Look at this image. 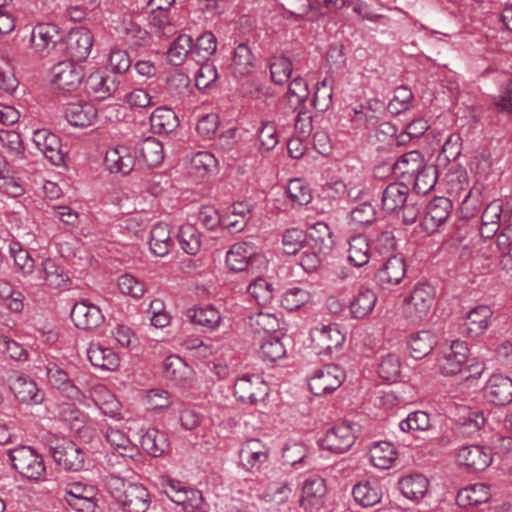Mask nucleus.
<instances>
[{
  "label": "nucleus",
  "mask_w": 512,
  "mask_h": 512,
  "mask_svg": "<svg viewBox=\"0 0 512 512\" xmlns=\"http://www.w3.org/2000/svg\"><path fill=\"white\" fill-rule=\"evenodd\" d=\"M112 496L127 512H146L151 498L147 488L140 483L124 482L113 477L109 481Z\"/></svg>",
  "instance_id": "f257e3e1"
},
{
  "label": "nucleus",
  "mask_w": 512,
  "mask_h": 512,
  "mask_svg": "<svg viewBox=\"0 0 512 512\" xmlns=\"http://www.w3.org/2000/svg\"><path fill=\"white\" fill-rule=\"evenodd\" d=\"M13 468L24 478L39 482L45 479L46 466L44 459L31 446L21 445L8 452Z\"/></svg>",
  "instance_id": "f03ea898"
},
{
  "label": "nucleus",
  "mask_w": 512,
  "mask_h": 512,
  "mask_svg": "<svg viewBox=\"0 0 512 512\" xmlns=\"http://www.w3.org/2000/svg\"><path fill=\"white\" fill-rule=\"evenodd\" d=\"M435 288L427 283H418L403 301V316L413 324H419L430 313L435 299Z\"/></svg>",
  "instance_id": "7ed1b4c3"
},
{
  "label": "nucleus",
  "mask_w": 512,
  "mask_h": 512,
  "mask_svg": "<svg viewBox=\"0 0 512 512\" xmlns=\"http://www.w3.org/2000/svg\"><path fill=\"white\" fill-rule=\"evenodd\" d=\"M271 448L259 438H250L241 444L239 464L247 472L255 473L269 462Z\"/></svg>",
  "instance_id": "20e7f679"
},
{
  "label": "nucleus",
  "mask_w": 512,
  "mask_h": 512,
  "mask_svg": "<svg viewBox=\"0 0 512 512\" xmlns=\"http://www.w3.org/2000/svg\"><path fill=\"white\" fill-rule=\"evenodd\" d=\"M468 346L464 341L455 340L444 349L436 361V368L443 376L461 373L468 360Z\"/></svg>",
  "instance_id": "39448f33"
},
{
  "label": "nucleus",
  "mask_w": 512,
  "mask_h": 512,
  "mask_svg": "<svg viewBox=\"0 0 512 512\" xmlns=\"http://www.w3.org/2000/svg\"><path fill=\"white\" fill-rule=\"evenodd\" d=\"M50 453L54 461L69 471H79L84 465V452L72 441L62 438L50 441Z\"/></svg>",
  "instance_id": "423d86ee"
},
{
  "label": "nucleus",
  "mask_w": 512,
  "mask_h": 512,
  "mask_svg": "<svg viewBox=\"0 0 512 512\" xmlns=\"http://www.w3.org/2000/svg\"><path fill=\"white\" fill-rule=\"evenodd\" d=\"M310 337L314 349L318 354H330L333 350L342 347L345 334L336 323L320 324L310 330Z\"/></svg>",
  "instance_id": "0eeeda50"
},
{
  "label": "nucleus",
  "mask_w": 512,
  "mask_h": 512,
  "mask_svg": "<svg viewBox=\"0 0 512 512\" xmlns=\"http://www.w3.org/2000/svg\"><path fill=\"white\" fill-rule=\"evenodd\" d=\"M345 380L344 370L335 364L317 369L309 379V389L316 396L327 395L338 389Z\"/></svg>",
  "instance_id": "6e6552de"
},
{
  "label": "nucleus",
  "mask_w": 512,
  "mask_h": 512,
  "mask_svg": "<svg viewBox=\"0 0 512 512\" xmlns=\"http://www.w3.org/2000/svg\"><path fill=\"white\" fill-rule=\"evenodd\" d=\"M63 499L78 512H93L96 490L82 482H70L60 489Z\"/></svg>",
  "instance_id": "1a4fd4ad"
},
{
  "label": "nucleus",
  "mask_w": 512,
  "mask_h": 512,
  "mask_svg": "<svg viewBox=\"0 0 512 512\" xmlns=\"http://www.w3.org/2000/svg\"><path fill=\"white\" fill-rule=\"evenodd\" d=\"M234 395L242 403L254 405L268 395V386L259 375H244L234 385Z\"/></svg>",
  "instance_id": "9d476101"
},
{
  "label": "nucleus",
  "mask_w": 512,
  "mask_h": 512,
  "mask_svg": "<svg viewBox=\"0 0 512 512\" xmlns=\"http://www.w3.org/2000/svg\"><path fill=\"white\" fill-rule=\"evenodd\" d=\"M455 459L459 466L471 472L484 471L493 461L490 449L480 445H467L459 448L456 451Z\"/></svg>",
  "instance_id": "9b49d317"
},
{
  "label": "nucleus",
  "mask_w": 512,
  "mask_h": 512,
  "mask_svg": "<svg viewBox=\"0 0 512 512\" xmlns=\"http://www.w3.org/2000/svg\"><path fill=\"white\" fill-rule=\"evenodd\" d=\"M83 80V70L71 61H62L52 68V83L63 92L76 91Z\"/></svg>",
  "instance_id": "f8f14e48"
},
{
  "label": "nucleus",
  "mask_w": 512,
  "mask_h": 512,
  "mask_svg": "<svg viewBox=\"0 0 512 512\" xmlns=\"http://www.w3.org/2000/svg\"><path fill=\"white\" fill-rule=\"evenodd\" d=\"M255 262H264V256L255 252L249 242L235 243L226 254V265L232 272H242Z\"/></svg>",
  "instance_id": "ddd939ff"
},
{
  "label": "nucleus",
  "mask_w": 512,
  "mask_h": 512,
  "mask_svg": "<svg viewBox=\"0 0 512 512\" xmlns=\"http://www.w3.org/2000/svg\"><path fill=\"white\" fill-rule=\"evenodd\" d=\"M452 210V201L446 197H435L426 206L424 217L421 221L423 230L434 233L449 218Z\"/></svg>",
  "instance_id": "4468645a"
},
{
  "label": "nucleus",
  "mask_w": 512,
  "mask_h": 512,
  "mask_svg": "<svg viewBox=\"0 0 512 512\" xmlns=\"http://www.w3.org/2000/svg\"><path fill=\"white\" fill-rule=\"evenodd\" d=\"M326 493V483L322 477H308L302 486L301 507L308 512H317L325 503Z\"/></svg>",
  "instance_id": "2eb2a0df"
},
{
  "label": "nucleus",
  "mask_w": 512,
  "mask_h": 512,
  "mask_svg": "<svg viewBox=\"0 0 512 512\" xmlns=\"http://www.w3.org/2000/svg\"><path fill=\"white\" fill-rule=\"evenodd\" d=\"M44 370L47 382L51 387L61 391L72 400L81 399V390L73 383L68 373L57 363L49 361L45 364Z\"/></svg>",
  "instance_id": "dca6fc26"
},
{
  "label": "nucleus",
  "mask_w": 512,
  "mask_h": 512,
  "mask_svg": "<svg viewBox=\"0 0 512 512\" xmlns=\"http://www.w3.org/2000/svg\"><path fill=\"white\" fill-rule=\"evenodd\" d=\"M492 315V310L486 305L471 309L460 326V333L470 338L483 335L490 325Z\"/></svg>",
  "instance_id": "f3484780"
},
{
  "label": "nucleus",
  "mask_w": 512,
  "mask_h": 512,
  "mask_svg": "<svg viewBox=\"0 0 512 512\" xmlns=\"http://www.w3.org/2000/svg\"><path fill=\"white\" fill-rule=\"evenodd\" d=\"M355 442V435L349 424L341 423L329 429L321 439L323 449L335 453L346 452Z\"/></svg>",
  "instance_id": "a211bd4d"
},
{
  "label": "nucleus",
  "mask_w": 512,
  "mask_h": 512,
  "mask_svg": "<svg viewBox=\"0 0 512 512\" xmlns=\"http://www.w3.org/2000/svg\"><path fill=\"white\" fill-rule=\"evenodd\" d=\"M486 400L498 406H504L512 402V379L494 374L486 382L483 389Z\"/></svg>",
  "instance_id": "6ab92c4d"
},
{
  "label": "nucleus",
  "mask_w": 512,
  "mask_h": 512,
  "mask_svg": "<svg viewBox=\"0 0 512 512\" xmlns=\"http://www.w3.org/2000/svg\"><path fill=\"white\" fill-rule=\"evenodd\" d=\"M71 319L76 327L83 330H92L103 323L104 315L98 306L87 301H80L73 306Z\"/></svg>",
  "instance_id": "aec40b11"
},
{
  "label": "nucleus",
  "mask_w": 512,
  "mask_h": 512,
  "mask_svg": "<svg viewBox=\"0 0 512 512\" xmlns=\"http://www.w3.org/2000/svg\"><path fill=\"white\" fill-rule=\"evenodd\" d=\"M33 142L53 165L60 166L64 163L61 142L56 134L45 129L37 130L34 132Z\"/></svg>",
  "instance_id": "412c9836"
},
{
  "label": "nucleus",
  "mask_w": 512,
  "mask_h": 512,
  "mask_svg": "<svg viewBox=\"0 0 512 512\" xmlns=\"http://www.w3.org/2000/svg\"><path fill=\"white\" fill-rule=\"evenodd\" d=\"M66 49L73 61H84L93 46L92 33L86 28H76L69 32L66 39Z\"/></svg>",
  "instance_id": "4be33fe9"
},
{
  "label": "nucleus",
  "mask_w": 512,
  "mask_h": 512,
  "mask_svg": "<svg viewBox=\"0 0 512 512\" xmlns=\"http://www.w3.org/2000/svg\"><path fill=\"white\" fill-rule=\"evenodd\" d=\"M61 39L59 27L53 23H38L30 34V47L37 53L55 47Z\"/></svg>",
  "instance_id": "5701e85b"
},
{
  "label": "nucleus",
  "mask_w": 512,
  "mask_h": 512,
  "mask_svg": "<svg viewBox=\"0 0 512 512\" xmlns=\"http://www.w3.org/2000/svg\"><path fill=\"white\" fill-rule=\"evenodd\" d=\"M104 164L111 173L127 175L134 169L135 158L128 146L117 145L107 149Z\"/></svg>",
  "instance_id": "b1692460"
},
{
  "label": "nucleus",
  "mask_w": 512,
  "mask_h": 512,
  "mask_svg": "<svg viewBox=\"0 0 512 512\" xmlns=\"http://www.w3.org/2000/svg\"><path fill=\"white\" fill-rule=\"evenodd\" d=\"M10 389L15 397L25 404H40L44 400V393L37 383L30 377L18 375L10 379Z\"/></svg>",
  "instance_id": "393cba45"
},
{
  "label": "nucleus",
  "mask_w": 512,
  "mask_h": 512,
  "mask_svg": "<svg viewBox=\"0 0 512 512\" xmlns=\"http://www.w3.org/2000/svg\"><path fill=\"white\" fill-rule=\"evenodd\" d=\"M138 161L148 168L162 164L164 160L163 144L154 137H147L135 147Z\"/></svg>",
  "instance_id": "a878e982"
},
{
  "label": "nucleus",
  "mask_w": 512,
  "mask_h": 512,
  "mask_svg": "<svg viewBox=\"0 0 512 512\" xmlns=\"http://www.w3.org/2000/svg\"><path fill=\"white\" fill-rule=\"evenodd\" d=\"M406 274V264L402 257H390L378 270L376 278L383 288L399 284Z\"/></svg>",
  "instance_id": "bb28decb"
},
{
  "label": "nucleus",
  "mask_w": 512,
  "mask_h": 512,
  "mask_svg": "<svg viewBox=\"0 0 512 512\" xmlns=\"http://www.w3.org/2000/svg\"><path fill=\"white\" fill-rule=\"evenodd\" d=\"M66 120L75 127H88L97 118L96 107L88 102L69 103L65 108Z\"/></svg>",
  "instance_id": "cd10ccee"
},
{
  "label": "nucleus",
  "mask_w": 512,
  "mask_h": 512,
  "mask_svg": "<svg viewBox=\"0 0 512 512\" xmlns=\"http://www.w3.org/2000/svg\"><path fill=\"white\" fill-rule=\"evenodd\" d=\"M90 363L97 368L115 371L120 366V357L111 348L92 342L87 349Z\"/></svg>",
  "instance_id": "c85d7f7f"
},
{
  "label": "nucleus",
  "mask_w": 512,
  "mask_h": 512,
  "mask_svg": "<svg viewBox=\"0 0 512 512\" xmlns=\"http://www.w3.org/2000/svg\"><path fill=\"white\" fill-rule=\"evenodd\" d=\"M490 499V486L484 483H477L462 488L456 496V502L462 508L477 507L487 503Z\"/></svg>",
  "instance_id": "c756f323"
},
{
  "label": "nucleus",
  "mask_w": 512,
  "mask_h": 512,
  "mask_svg": "<svg viewBox=\"0 0 512 512\" xmlns=\"http://www.w3.org/2000/svg\"><path fill=\"white\" fill-rule=\"evenodd\" d=\"M91 396L95 405L103 414L111 418L121 419V403L106 386L102 384L94 386Z\"/></svg>",
  "instance_id": "7c9ffc66"
},
{
  "label": "nucleus",
  "mask_w": 512,
  "mask_h": 512,
  "mask_svg": "<svg viewBox=\"0 0 512 512\" xmlns=\"http://www.w3.org/2000/svg\"><path fill=\"white\" fill-rule=\"evenodd\" d=\"M377 303L374 290L361 287L349 303L350 314L354 319H364L370 315Z\"/></svg>",
  "instance_id": "2f4dec72"
},
{
  "label": "nucleus",
  "mask_w": 512,
  "mask_h": 512,
  "mask_svg": "<svg viewBox=\"0 0 512 512\" xmlns=\"http://www.w3.org/2000/svg\"><path fill=\"white\" fill-rule=\"evenodd\" d=\"M424 158L417 150L409 151L401 155L394 163V173L403 181L411 183V177L424 165Z\"/></svg>",
  "instance_id": "473e14b6"
},
{
  "label": "nucleus",
  "mask_w": 512,
  "mask_h": 512,
  "mask_svg": "<svg viewBox=\"0 0 512 512\" xmlns=\"http://www.w3.org/2000/svg\"><path fill=\"white\" fill-rule=\"evenodd\" d=\"M188 87L189 79L186 75L182 73L171 75L167 78L165 87L158 95L160 102L178 103L187 93Z\"/></svg>",
  "instance_id": "72a5a7b5"
},
{
  "label": "nucleus",
  "mask_w": 512,
  "mask_h": 512,
  "mask_svg": "<svg viewBox=\"0 0 512 512\" xmlns=\"http://www.w3.org/2000/svg\"><path fill=\"white\" fill-rule=\"evenodd\" d=\"M42 279L48 287L59 289L69 285L70 278L55 259L45 258L41 262Z\"/></svg>",
  "instance_id": "f704fd0d"
},
{
  "label": "nucleus",
  "mask_w": 512,
  "mask_h": 512,
  "mask_svg": "<svg viewBox=\"0 0 512 512\" xmlns=\"http://www.w3.org/2000/svg\"><path fill=\"white\" fill-rule=\"evenodd\" d=\"M409 189L403 183H391L382 192V209L387 213L395 212L404 207Z\"/></svg>",
  "instance_id": "c9c22d12"
},
{
  "label": "nucleus",
  "mask_w": 512,
  "mask_h": 512,
  "mask_svg": "<svg viewBox=\"0 0 512 512\" xmlns=\"http://www.w3.org/2000/svg\"><path fill=\"white\" fill-rule=\"evenodd\" d=\"M104 436L110 447L120 456L133 458L138 453L137 446L132 443L122 430L115 427H107L104 431Z\"/></svg>",
  "instance_id": "e433bc0d"
},
{
  "label": "nucleus",
  "mask_w": 512,
  "mask_h": 512,
  "mask_svg": "<svg viewBox=\"0 0 512 512\" xmlns=\"http://www.w3.org/2000/svg\"><path fill=\"white\" fill-rule=\"evenodd\" d=\"M457 431L459 434L472 437L485 424V417L482 412L464 408L463 412L455 417Z\"/></svg>",
  "instance_id": "4c0bfd02"
},
{
  "label": "nucleus",
  "mask_w": 512,
  "mask_h": 512,
  "mask_svg": "<svg viewBox=\"0 0 512 512\" xmlns=\"http://www.w3.org/2000/svg\"><path fill=\"white\" fill-rule=\"evenodd\" d=\"M141 446L149 455L159 457L169 450L170 443L165 432L150 428L142 435Z\"/></svg>",
  "instance_id": "58836bf2"
},
{
  "label": "nucleus",
  "mask_w": 512,
  "mask_h": 512,
  "mask_svg": "<svg viewBox=\"0 0 512 512\" xmlns=\"http://www.w3.org/2000/svg\"><path fill=\"white\" fill-rule=\"evenodd\" d=\"M87 93L96 99H105L115 91V81L110 76L101 72H94L89 75L85 82Z\"/></svg>",
  "instance_id": "ea45409f"
},
{
  "label": "nucleus",
  "mask_w": 512,
  "mask_h": 512,
  "mask_svg": "<svg viewBox=\"0 0 512 512\" xmlns=\"http://www.w3.org/2000/svg\"><path fill=\"white\" fill-rule=\"evenodd\" d=\"M173 242L171 233L167 224L157 223L150 232L149 247L151 252L159 257H164L169 253Z\"/></svg>",
  "instance_id": "a19ab883"
},
{
  "label": "nucleus",
  "mask_w": 512,
  "mask_h": 512,
  "mask_svg": "<svg viewBox=\"0 0 512 512\" xmlns=\"http://www.w3.org/2000/svg\"><path fill=\"white\" fill-rule=\"evenodd\" d=\"M369 457L374 467L379 469H389L396 460L397 452L390 442L379 441L371 446L369 450Z\"/></svg>",
  "instance_id": "79ce46f5"
},
{
  "label": "nucleus",
  "mask_w": 512,
  "mask_h": 512,
  "mask_svg": "<svg viewBox=\"0 0 512 512\" xmlns=\"http://www.w3.org/2000/svg\"><path fill=\"white\" fill-rule=\"evenodd\" d=\"M150 125L157 134L171 133L179 125L176 113L167 107L156 108L150 116Z\"/></svg>",
  "instance_id": "37998d69"
},
{
  "label": "nucleus",
  "mask_w": 512,
  "mask_h": 512,
  "mask_svg": "<svg viewBox=\"0 0 512 512\" xmlns=\"http://www.w3.org/2000/svg\"><path fill=\"white\" fill-rule=\"evenodd\" d=\"M190 172L198 177L204 178L214 173L218 168V160L209 151H198L189 157Z\"/></svg>",
  "instance_id": "c03bdc74"
},
{
  "label": "nucleus",
  "mask_w": 512,
  "mask_h": 512,
  "mask_svg": "<svg viewBox=\"0 0 512 512\" xmlns=\"http://www.w3.org/2000/svg\"><path fill=\"white\" fill-rule=\"evenodd\" d=\"M429 481L421 474L408 475L399 481L401 493L410 500L422 499L428 491Z\"/></svg>",
  "instance_id": "a18cd8bd"
},
{
  "label": "nucleus",
  "mask_w": 512,
  "mask_h": 512,
  "mask_svg": "<svg viewBox=\"0 0 512 512\" xmlns=\"http://www.w3.org/2000/svg\"><path fill=\"white\" fill-rule=\"evenodd\" d=\"M348 260L355 267H362L369 262L371 250L368 239L364 235H355L349 240Z\"/></svg>",
  "instance_id": "49530a36"
},
{
  "label": "nucleus",
  "mask_w": 512,
  "mask_h": 512,
  "mask_svg": "<svg viewBox=\"0 0 512 512\" xmlns=\"http://www.w3.org/2000/svg\"><path fill=\"white\" fill-rule=\"evenodd\" d=\"M435 344V337L429 331H420L412 334L407 343L410 355L414 359H422L430 354Z\"/></svg>",
  "instance_id": "de8ad7c7"
},
{
  "label": "nucleus",
  "mask_w": 512,
  "mask_h": 512,
  "mask_svg": "<svg viewBox=\"0 0 512 512\" xmlns=\"http://www.w3.org/2000/svg\"><path fill=\"white\" fill-rule=\"evenodd\" d=\"M253 54L246 44H239L233 54L231 63V73L235 77H244L252 72Z\"/></svg>",
  "instance_id": "09e8293b"
},
{
  "label": "nucleus",
  "mask_w": 512,
  "mask_h": 512,
  "mask_svg": "<svg viewBox=\"0 0 512 512\" xmlns=\"http://www.w3.org/2000/svg\"><path fill=\"white\" fill-rule=\"evenodd\" d=\"M353 497L363 507H372L382 498V492L376 483L369 481L359 482L353 487Z\"/></svg>",
  "instance_id": "8fccbe9b"
},
{
  "label": "nucleus",
  "mask_w": 512,
  "mask_h": 512,
  "mask_svg": "<svg viewBox=\"0 0 512 512\" xmlns=\"http://www.w3.org/2000/svg\"><path fill=\"white\" fill-rule=\"evenodd\" d=\"M437 183V169L433 165H426L419 169L415 176L411 177L413 189L417 194L425 195L429 193Z\"/></svg>",
  "instance_id": "3c124183"
},
{
  "label": "nucleus",
  "mask_w": 512,
  "mask_h": 512,
  "mask_svg": "<svg viewBox=\"0 0 512 512\" xmlns=\"http://www.w3.org/2000/svg\"><path fill=\"white\" fill-rule=\"evenodd\" d=\"M180 247L189 255L199 253L202 245V235L192 224H184L178 233Z\"/></svg>",
  "instance_id": "603ef678"
},
{
  "label": "nucleus",
  "mask_w": 512,
  "mask_h": 512,
  "mask_svg": "<svg viewBox=\"0 0 512 512\" xmlns=\"http://www.w3.org/2000/svg\"><path fill=\"white\" fill-rule=\"evenodd\" d=\"M192 42L191 36L186 34L179 35L167 51L168 61L173 65H180L188 56L192 58Z\"/></svg>",
  "instance_id": "864d4df0"
},
{
  "label": "nucleus",
  "mask_w": 512,
  "mask_h": 512,
  "mask_svg": "<svg viewBox=\"0 0 512 512\" xmlns=\"http://www.w3.org/2000/svg\"><path fill=\"white\" fill-rule=\"evenodd\" d=\"M482 191V185H475L464 195L460 203V214L462 218L470 219L478 215L483 205Z\"/></svg>",
  "instance_id": "5fc2aeb1"
},
{
  "label": "nucleus",
  "mask_w": 512,
  "mask_h": 512,
  "mask_svg": "<svg viewBox=\"0 0 512 512\" xmlns=\"http://www.w3.org/2000/svg\"><path fill=\"white\" fill-rule=\"evenodd\" d=\"M192 59L201 63L207 61L217 50V38L212 32H205L197 38L195 44L192 43Z\"/></svg>",
  "instance_id": "6e6d98bb"
},
{
  "label": "nucleus",
  "mask_w": 512,
  "mask_h": 512,
  "mask_svg": "<svg viewBox=\"0 0 512 512\" xmlns=\"http://www.w3.org/2000/svg\"><path fill=\"white\" fill-rule=\"evenodd\" d=\"M432 427L430 415L425 411H414L400 421L399 428L402 432L414 434L428 431Z\"/></svg>",
  "instance_id": "4d7b16f0"
},
{
  "label": "nucleus",
  "mask_w": 512,
  "mask_h": 512,
  "mask_svg": "<svg viewBox=\"0 0 512 512\" xmlns=\"http://www.w3.org/2000/svg\"><path fill=\"white\" fill-rule=\"evenodd\" d=\"M190 317L196 324L211 331L217 329L223 320L220 311L211 305L194 309Z\"/></svg>",
  "instance_id": "13d9d810"
},
{
  "label": "nucleus",
  "mask_w": 512,
  "mask_h": 512,
  "mask_svg": "<svg viewBox=\"0 0 512 512\" xmlns=\"http://www.w3.org/2000/svg\"><path fill=\"white\" fill-rule=\"evenodd\" d=\"M259 355L264 361L276 362L286 355V349L280 338L266 335L260 345Z\"/></svg>",
  "instance_id": "bf43d9fd"
},
{
  "label": "nucleus",
  "mask_w": 512,
  "mask_h": 512,
  "mask_svg": "<svg viewBox=\"0 0 512 512\" xmlns=\"http://www.w3.org/2000/svg\"><path fill=\"white\" fill-rule=\"evenodd\" d=\"M293 72V64L286 56L274 57L270 62V74L272 81L277 85L286 84Z\"/></svg>",
  "instance_id": "052dcab7"
},
{
  "label": "nucleus",
  "mask_w": 512,
  "mask_h": 512,
  "mask_svg": "<svg viewBox=\"0 0 512 512\" xmlns=\"http://www.w3.org/2000/svg\"><path fill=\"white\" fill-rule=\"evenodd\" d=\"M310 299L311 295L306 289L291 287L282 294L281 306L288 311H294L308 303Z\"/></svg>",
  "instance_id": "680f3d73"
},
{
  "label": "nucleus",
  "mask_w": 512,
  "mask_h": 512,
  "mask_svg": "<svg viewBox=\"0 0 512 512\" xmlns=\"http://www.w3.org/2000/svg\"><path fill=\"white\" fill-rule=\"evenodd\" d=\"M401 359L396 353H388L381 357L378 365L379 376L386 381H396L401 373Z\"/></svg>",
  "instance_id": "e2e57ef3"
},
{
  "label": "nucleus",
  "mask_w": 512,
  "mask_h": 512,
  "mask_svg": "<svg viewBox=\"0 0 512 512\" xmlns=\"http://www.w3.org/2000/svg\"><path fill=\"white\" fill-rule=\"evenodd\" d=\"M348 119L357 129H374L377 126V116L368 108L359 105L348 113Z\"/></svg>",
  "instance_id": "0e129e2a"
},
{
  "label": "nucleus",
  "mask_w": 512,
  "mask_h": 512,
  "mask_svg": "<svg viewBox=\"0 0 512 512\" xmlns=\"http://www.w3.org/2000/svg\"><path fill=\"white\" fill-rule=\"evenodd\" d=\"M249 295L257 302L260 306L268 305L274 297V288L264 278H257L248 286Z\"/></svg>",
  "instance_id": "69168bd1"
},
{
  "label": "nucleus",
  "mask_w": 512,
  "mask_h": 512,
  "mask_svg": "<svg viewBox=\"0 0 512 512\" xmlns=\"http://www.w3.org/2000/svg\"><path fill=\"white\" fill-rule=\"evenodd\" d=\"M249 325L255 333L266 336L279 328V321L274 314L258 312L250 316Z\"/></svg>",
  "instance_id": "338daca9"
},
{
  "label": "nucleus",
  "mask_w": 512,
  "mask_h": 512,
  "mask_svg": "<svg viewBox=\"0 0 512 512\" xmlns=\"http://www.w3.org/2000/svg\"><path fill=\"white\" fill-rule=\"evenodd\" d=\"M309 96L308 84L305 79L300 76L295 77L289 84L286 97L290 105L297 109L298 106L304 105Z\"/></svg>",
  "instance_id": "774afa93"
}]
</instances>
